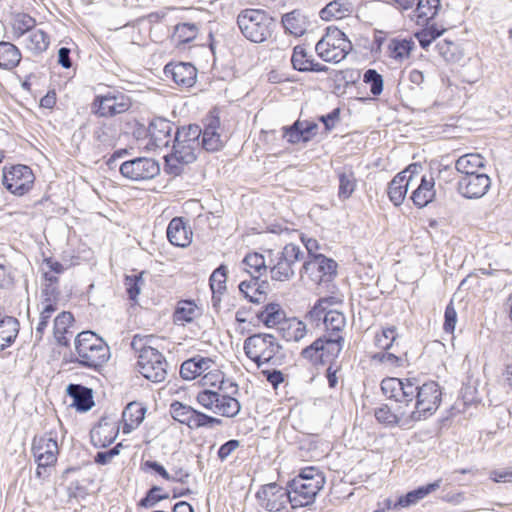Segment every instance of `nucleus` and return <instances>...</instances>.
Instances as JSON below:
<instances>
[{
    "label": "nucleus",
    "mask_w": 512,
    "mask_h": 512,
    "mask_svg": "<svg viewBox=\"0 0 512 512\" xmlns=\"http://www.w3.org/2000/svg\"><path fill=\"white\" fill-rule=\"evenodd\" d=\"M383 394L406 406L413 403L408 412L412 424L425 420L436 413L442 402V389L434 380L419 383L417 378L386 377L381 382Z\"/></svg>",
    "instance_id": "nucleus-1"
},
{
    "label": "nucleus",
    "mask_w": 512,
    "mask_h": 512,
    "mask_svg": "<svg viewBox=\"0 0 512 512\" xmlns=\"http://www.w3.org/2000/svg\"><path fill=\"white\" fill-rule=\"evenodd\" d=\"M201 128L189 125L178 128L174 138L172 152L165 156L166 164L171 173L179 174L183 165L193 163L200 151Z\"/></svg>",
    "instance_id": "nucleus-2"
},
{
    "label": "nucleus",
    "mask_w": 512,
    "mask_h": 512,
    "mask_svg": "<svg viewBox=\"0 0 512 512\" xmlns=\"http://www.w3.org/2000/svg\"><path fill=\"white\" fill-rule=\"evenodd\" d=\"M76 357L71 363H78L83 367L99 371L110 358L109 346L92 331H83L75 339Z\"/></svg>",
    "instance_id": "nucleus-3"
},
{
    "label": "nucleus",
    "mask_w": 512,
    "mask_h": 512,
    "mask_svg": "<svg viewBox=\"0 0 512 512\" xmlns=\"http://www.w3.org/2000/svg\"><path fill=\"white\" fill-rule=\"evenodd\" d=\"M341 304V299L335 296L323 297L317 300L313 307L307 312L310 320L320 321L323 319L325 334L332 339H338L344 343L343 332L346 327L344 314L334 307Z\"/></svg>",
    "instance_id": "nucleus-4"
},
{
    "label": "nucleus",
    "mask_w": 512,
    "mask_h": 512,
    "mask_svg": "<svg viewBox=\"0 0 512 512\" xmlns=\"http://www.w3.org/2000/svg\"><path fill=\"white\" fill-rule=\"evenodd\" d=\"M324 484L325 478L319 469L303 468L299 475L290 481V505L292 508L311 504Z\"/></svg>",
    "instance_id": "nucleus-5"
},
{
    "label": "nucleus",
    "mask_w": 512,
    "mask_h": 512,
    "mask_svg": "<svg viewBox=\"0 0 512 512\" xmlns=\"http://www.w3.org/2000/svg\"><path fill=\"white\" fill-rule=\"evenodd\" d=\"M435 183V173L415 162L393 177L389 183V192H430Z\"/></svg>",
    "instance_id": "nucleus-6"
},
{
    "label": "nucleus",
    "mask_w": 512,
    "mask_h": 512,
    "mask_svg": "<svg viewBox=\"0 0 512 512\" xmlns=\"http://www.w3.org/2000/svg\"><path fill=\"white\" fill-rule=\"evenodd\" d=\"M243 36L254 43L266 41L273 33L276 23L264 10L245 9L237 17Z\"/></svg>",
    "instance_id": "nucleus-7"
},
{
    "label": "nucleus",
    "mask_w": 512,
    "mask_h": 512,
    "mask_svg": "<svg viewBox=\"0 0 512 512\" xmlns=\"http://www.w3.org/2000/svg\"><path fill=\"white\" fill-rule=\"evenodd\" d=\"M314 49L323 61L339 63L352 50V43L347 35L338 27L328 26Z\"/></svg>",
    "instance_id": "nucleus-8"
},
{
    "label": "nucleus",
    "mask_w": 512,
    "mask_h": 512,
    "mask_svg": "<svg viewBox=\"0 0 512 512\" xmlns=\"http://www.w3.org/2000/svg\"><path fill=\"white\" fill-rule=\"evenodd\" d=\"M343 345L344 343L340 342L339 338L332 339L323 335L302 349L301 356L313 366L332 364L338 358Z\"/></svg>",
    "instance_id": "nucleus-9"
},
{
    "label": "nucleus",
    "mask_w": 512,
    "mask_h": 512,
    "mask_svg": "<svg viewBox=\"0 0 512 512\" xmlns=\"http://www.w3.org/2000/svg\"><path fill=\"white\" fill-rule=\"evenodd\" d=\"M132 107L129 95L119 90H109L105 94L96 95L91 110L101 118H112L127 112Z\"/></svg>",
    "instance_id": "nucleus-10"
},
{
    "label": "nucleus",
    "mask_w": 512,
    "mask_h": 512,
    "mask_svg": "<svg viewBox=\"0 0 512 512\" xmlns=\"http://www.w3.org/2000/svg\"><path fill=\"white\" fill-rule=\"evenodd\" d=\"M138 369L140 374L149 381L158 383L165 380L167 375V361L165 357L151 346H142L138 349Z\"/></svg>",
    "instance_id": "nucleus-11"
},
{
    "label": "nucleus",
    "mask_w": 512,
    "mask_h": 512,
    "mask_svg": "<svg viewBox=\"0 0 512 512\" xmlns=\"http://www.w3.org/2000/svg\"><path fill=\"white\" fill-rule=\"evenodd\" d=\"M120 172L125 178L141 181L155 177L160 172V167L153 159L140 157L122 163Z\"/></svg>",
    "instance_id": "nucleus-12"
},
{
    "label": "nucleus",
    "mask_w": 512,
    "mask_h": 512,
    "mask_svg": "<svg viewBox=\"0 0 512 512\" xmlns=\"http://www.w3.org/2000/svg\"><path fill=\"white\" fill-rule=\"evenodd\" d=\"M35 176L26 165H14L3 169V184L10 192L28 191L32 188Z\"/></svg>",
    "instance_id": "nucleus-13"
},
{
    "label": "nucleus",
    "mask_w": 512,
    "mask_h": 512,
    "mask_svg": "<svg viewBox=\"0 0 512 512\" xmlns=\"http://www.w3.org/2000/svg\"><path fill=\"white\" fill-rule=\"evenodd\" d=\"M259 504L268 511H280L288 503V485L281 487L276 483L262 486L256 493Z\"/></svg>",
    "instance_id": "nucleus-14"
},
{
    "label": "nucleus",
    "mask_w": 512,
    "mask_h": 512,
    "mask_svg": "<svg viewBox=\"0 0 512 512\" xmlns=\"http://www.w3.org/2000/svg\"><path fill=\"white\" fill-rule=\"evenodd\" d=\"M290 62L300 72H326L328 67L316 60L309 43H302L293 48Z\"/></svg>",
    "instance_id": "nucleus-15"
},
{
    "label": "nucleus",
    "mask_w": 512,
    "mask_h": 512,
    "mask_svg": "<svg viewBox=\"0 0 512 512\" xmlns=\"http://www.w3.org/2000/svg\"><path fill=\"white\" fill-rule=\"evenodd\" d=\"M303 269L305 273L309 274L311 280L321 283L336 275L337 263L324 255H318L305 262Z\"/></svg>",
    "instance_id": "nucleus-16"
},
{
    "label": "nucleus",
    "mask_w": 512,
    "mask_h": 512,
    "mask_svg": "<svg viewBox=\"0 0 512 512\" xmlns=\"http://www.w3.org/2000/svg\"><path fill=\"white\" fill-rule=\"evenodd\" d=\"M32 453L36 462L53 466L57 462L58 443L51 434L36 436L32 442Z\"/></svg>",
    "instance_id": "nucleus-17"
},
{
    "label": "nucleus",
    "mask_w": 512,
    "mask_h": 512,
    "mask_svg": "<svg viewBox=\"0 0 512 512\" xmlns=\"http://www.w3.org/2000/svg\"><path fill=\"white\" fill-rule=\"evenodd\" d=\"M201 136L200 146L202 145V148L209 152L220 150L226 141L221 133L220 119L215 116H209L205 119Z\"/></svg>",
    "instance_id": "nucleus-18"
},
{
    "label": "nucleus",
    "mask_w": 512,
    "mask_h": 512,
    "mask_svg": "<svg viewBox=\"0 0 512 512\" xmlns=\"http://www.w3.org/2000/svg\"><path fill=\"white\" fill-rule=\"evenodd\" d=\"M119 433L118 427L106 418H101L90 431L91 443L96 448H106L112 444Z\"/></svg>",
    "instance_id": "nucleus-19"
},
{
    "label": "nucleus",
    "mask_w": 512,
    "mask_h": 512,
    "mask_svg": "<svg viewBox=\"0 0 512 512\" xmlns=\"http://www.w3.org/2000/svg\"><path fill=\"white\" fill-rule=\"evenodd\" d=\"M67 395L72 399L71 407L78 412H87L94 406L93 390L82 384H69L66 388Z\"/></svg>",
    "instance_id": "nucleus-20"
},
{
    "label": "nucleus",
    "mask_w": 512,
    "mask_h": 512,
    "mask_svg": "<svg viewBox=\"0 0 512 512\" xmlns=\"http://www.w3.org/2000/svg\"><path fill=\"white\" fill-rule=\"evenodd\" d=\"M273 340V334L257 333L249 336L244 341V352L258 367L262 365L263 352L268 342Z\"/></svg>",
    "instance_id": "nucleus-21"
},
{
    "label": "nucleus",
    "mask_w": 512,
    "mask_h": 512,
    "mask_svg": "<svg viewBox=\"0 0 512 512\" xmlns=\"http://www.w3.org/2000/svg\"><path fill=\"white\" fill-rule=\"evenodd\" d=\"M267 281L260 280V275H252L250 280L239 284L240 293L251 303L260 304L266 299Z\"/></svg>",
    "instance_id": "nucleus-22"
},
{
    "label": "nucleus",
    "mask_w": 512,
    "mask_h": 512,
    "mask_svg": "<svg viewBox=\"0 0 512 512\" xmlns=\"http://www.w3.org/2000/svg\"><path fill=\"white\" fill-rule=\"evenodd\" d=\"M414 48L412 38L393 37L387 41L386 54L393 61L403 63L410 58Z\"/></svg>",
    "instance_id": "nucleus-23"
},
{
    "label": "nucleus",
    "mask_w": 512,
    "mask_h": 512,
    "mask_svg": "<svg viewBox=\"0 0 512 512\" xmlns=\"http://www.w3.org/2000/svg\"><path fill=\"white\" fill-rule=\"evenodd\" d=\"M173 127V123L164 118H155L150 122L148 132L155 147H168L172 140Z\"/></svg>",
    "instance_id": "nucleus-24"
},
{
    "label": "nucleus",
    "mask_w": 512,
    "mask_h": 512,
    "mask_svg": "<svg viewBox=\"0 0 512 512\" xmlns=\"http://www.w3.org/2000/svg\"><path fill=\"white\" fill-rule=\"evenodd\" d=\"M374 416L379 423L386 426L410 427L413 425L408 412L400 410L394 412L387 404L376 408Z\"/></svg>",
    "instance_id": "nucleus-25"
},
{
    "label": "nucleus",
    "mask_w": 512,
    "mask_h": 512,
    "mask_svg": "<svg viewBox=\"0 0 512 512\" xmlns=\"http://www.w3.org/2000/svg\"><path fill=\"white\" fill-rule=\"evenodd\" d=\"M167 76H171L173 81L181 86L190 87L195 83L196 69L190 63L168 64L164 68Z\"/></svg>",
    "instance_id": "nucleus-26"
},
{
    "label": "nucleus",
    "mask_w": 512,
    "mask_h": 512,
    "mask_svg": "<svg viewBox=\"0 0 512 512\" xmlns=\"http://www.w3.org/2000/svg\"><path fill=\"white\" fill-rule=\"evenodd\" d=\"M352 13V5L347 0H333L326 4L320 12L319 16L323 21H338L342 20Z\"/></svg>",
    "instance_id": "nucleus-27"
},
{
    "label": "nucleus",
    "mask_w": 512,
    "mask_h": 512,
    "mask_svg": "<svg viewBox=\"0 0 512 512\" xmlns=\"http://www.w3.org/2000/svg\"><path fill=\"white\" fill-rule=\"evenodd\" d=\"M74 322V317L71 312L63 311L54 320L53 334L56 342L64 347L69 346L70 338L68 334L72 336L73 332L69 329Z\"/></svg>",
    "instance_id": "nucleus-28"
},
{
    "label": "nucleus",
    "mask_w": 512,
    "mask_h": 512,
    "mask_svg": "<svg viewBox=\"0 0 512 512\" xmlns=\"http://www.w3.org/2000/svg\"><path fill=\"white\" fill-rule=\"evenodd\" d=\"M166 233L169 242L174 246L186 247L191 242L186 224L180 217H175L170 221Z\"/></svg>",
    "instance_id": "nucleus-29"
},
{
    "label": "nucleus",
    "mask_w": 512,
    "mask_h": 512,
    "mask_svg": "<svg viewBox=\"0 0 512 512\" xmlns=\"http://www.w3.org/2000/svg\"><path fill=\"white\" fill-rule=\"evenodd\" d=\"M146 408L138 402H130L122 412L124 421L123 432L130 433L137 428L144 420Z\"/></svg>",
    "instance_id": "nucleus-30"
},
{
    "label": "nucleus",
    "mask_w": 512,
    "mask_h": 512,
    "mask_svg": "<svg viewBox=\"0 0 512 512\" xmlns=\"http://www.w3.org/2000/svg\"><path fill=\"white\" fill-rule=\"evenodd\" d=\"M19 321L13 316L0 320V352L11 346L19 333Z\"/></svg>",
    "instance_id": "nucleus-31"
},
{
    "label": "nucleus",
    "mask_w": 512,
    "mask_h": 512,
    "mask_svg": "<svg viewBox=\"0 0 512 512\" xmlns=\"http://www.w3.org/2000/svg\"><path fill=\"white\" fill-rule=\"evenodd\" d=\"M200 315L194 300H180L173 313V321L177 325L191 323Z\"/></svg>",
    "instance_id": "nucleus-32"
},
{
    "label": "nucleus",
    "mask_w": 512,
    "mask_h": 512,
    "mask_svg": "<svg viewBox=\"0 0 512 512\" xmlns=\"http://www.w3.org/2000/svg\"><path fill=\"white\" fill-rule=\"evenodd\" d=\"M318 125L309 120H297L290 126V142H307L316 136Z\"/></svg>",
    "instance_id": "nucleus-33"
},
{
    "label": "nucleus",
    "mask_w": 512,
    "mask_h": 512,
    "mask_svg": "<svg viewBox=\"0 0 512 512\" xmlns=\"http://www.w3.org/2000/svg\"><path fill=\"white\" fill-rule=\"evenodd\" d=\"M440 9V0H418L415 18L418 25H427Z\"/></svg>",
    "instance_id": "nucleus-34"
},
{
    "label": "nucleus",
    "mask_w": 512,
    "mask_h": 512,
    "mask_svg": "<svg viewBox=\"0 0 512 512\" xmlns=\"http://www.w3.org/2000/svg\"><path fill=\"white\" fill-rule=\"evenodd\" d=\"M483 166L484 158L478 153L465 154L456 161V169L465 176L479 174Z\"/></svg>",
    "instance_id": "nucleus-35"
},
{
    "label": "nucleus",
    "mask_w": 512,
    "mask_h": 512,
    "mask_svg": "<svg viewBox=\"0 0 512 512\" xmlns=\"http://www.w3.org/2000/svg\"><path fill=\"white\" fill-rule=\"evenodd\" d=\"M213 413L224 417L233 418L237 416L241 410L240 402L229 394H220L219 399L215 403Z\"/></svg>",
    "instance_id": "nucleus-36"
},
{
    "label": "nucleus",
    "mask_w": 512,
    "mask_h": 512,
    "mask_svg": "<svg viewBox=\"0 0 512 512\" xmlns=\"http://www.w3.org/2000/svg\"><path fill=\"white\" fill-rule=\"evenodd\" d=\"M23 43L29 51L38 54L48 48L50 39L43 29L35 28L25 36Z\"/></svg>",
    "instance_id": "nucleus-37"
},
{
    "label": "nucleus",
    "mask_w": 512,
    "mask_h": 512,
    "mask_svg": "<svg viewBox=\"0 0 512 512\" xmlns=\"http://www.w3.org/2000/svg\"><path fill=\"white\" fill-rule=\"evenodd\" d=\"M398 338V330L394 325L382 327L376 331L373 337L374 346L380 352L389 351Z\"/></svg>",
    "instance_id": "nucleus-38"
},
{
    "label": "nucleus",
    "mask_w": 512,
    "mask_h": 512,
    "mask_svg": "<svg viewBox=\"0 0 512 512\" xmlns=\"http://www.w3.org/2000/svg\"><path fill=\"white\" fill-rule=\"evenodd\" d=\"M21 60L19 49L10 42H0V68L10 70Z\"/></svg>",
    "instance_id": "nucleus-39"
},
{
    "label": "nucleus",
    "mask_w": 512,
    "mask_h": 512,
    "mask_svg": "<svg viewBox=\"0 0 512 512\" xmlns=\"http://www.w3.org/2000/svg\"><path fill=\"white\" fill-rule=\"evenodd\" d=\"M372 359L389 369L406 368L409 366L407 353L395 355L389 351L378 352L372 356Z\"/></svg>",
    "instance_id": "nucleus-40"
},
{
    "label": "nucleus",
    "mask_w": 512,
    "mask_h": 512,
    "mask_svg": "<svg viewBox=\"0 0 512 512\" xmlns=\"http://www.w3.org/2000/svg\"><path fill=\"white\" fill-rule=\"evenodd\" d=\"M202 383L204 386H216L219 384V390H231V394H235L238 392V385L233 381H226L224 378V373L220 370H213L206 373L202 377Z\"/></svg>",
    "instance_id": "nucleus-41"
},
{
    "label": "nucleus",
    "mask_w": 512,
    "mask_h": 512,
    "mask_svg": "<svg viewBox=\"0 0 512 512\" xmlns=\"http://www.w3.org/2000/svg\"><path fill=\"white\" fill-rule=\"evenodd\" d=\"M199 28L194 23H179L174 27L172 40L176 45L186 44L194 40Z\"/></svg>",
    "instance_id": "nucleus-42"
},
{
    "label": "nucleus",
    "mask_w": 512,
    "mask_h": 512,
    "mask_svg": "<svg viewBox=\"0 0 512 512\" xmlns=\"http://www.w3.org/2000/svg\"><path fill=\"white\" fill-rule=\"evenodd\" d=\"M284 311L277 303H268L263 310L257 312L256 316L265 326L272 327L281 321Z\"/></svg>",
    "instance_id": "nucleus-43"
},
{
    "label": "nucleus",
    "mask_w": 512,
    "mask_h": 512,
    "mask_svg": "<svg viewBox=\"0 0 512 512\" xmlns=\"http://www.w3.org/2000/svg\"><path fill=\"white\" fill-rule=\"evenodd\" d=\"M194 410L195 409L192 408L191 406L186 405L177 400L173 401L170 404V408H169V412H170L172 418L175 421L188 426L189 428H190V425L192 422Z\"/></svg>",
    "instance_id": "nucleus-44"
},
{
    "label": "nucleus",
    "mask_w": 512,
    "mask_h": 512,
    "mask_svg": "<svg viewBox=\"0 0 512 512\" xmlns=\"http://www.w3.org/2000/svg\"><path fill=\"white\" fill-rule=\"evenodd\" d=\"M425 27L417 32L414 36L418 40L422 49L427 50L434 40L440 37L445 31V28H438L435 24Z\"/></svg>",
    "instance_id": "nucleus-45"
},
{
    "label": "nucleus",
    "mask_w": 512,
    "mask_h": 512,
    "mask_svg": "<svg viewBox=\"0 0 512 512\" xmlns=\"http://www.w3.org/2000/svg\"><path fill=\"white\" fill-rule=\"evenodd\" d=\"M463 183L467 192H487L491 181L488 175L479 173L471 176H465Z\"/></svg>",
    "instance_id": "nucleus-46"
},
{
    "label": "nucleus",
    "mask_w": 512,
    "mask_h": 512,
    "mask_svg": "<svg viewBox=\"0 0 512 512\" xmlns=\"http://www.w3.org/2000/svg\"><path fill=\"white\" fill-rule=\"evenodd\" d=\"M12 27L17 38L24 37L36 28V21L27 14H18L13 20Z\"/></svg>",
    "instance_id": "nucleus-47"
},
{
    "label": "nucleus",
    "mask_w": 512,
    "mask_h": 512,
    "mask_svg": "<svg viewBox=\"0 0 512 512\" xmlns=\"http://www.w3.org/2000/svg\"><path fill=\"white\" fill-rule=\"evenodd\" d=\"M227 273L228 269L225 264H220L210 275L209 286L211 291L225 293L227 290Z\"/></svg>",
    "instance_id": "nucleus-48"
},
{
    "label": "nucleus",
    "mask_w": 512,
    "mask_h": 512,
    "mask_svg": "<svg viewBox=\"0 0 512 512\" xmlns=\"http://www.w3.org/2000/svg\"><path fill=\"white\" fill-rule=\"evenodd\" d=\"M143 273L140 272L133 275H126L124 278V285L128 298L136 302L141 292V287L144 284Z\"/></svg>",
    "instance_id": "nucleus-49"
},
{
    "label": "nucleus",
    "mask_w": 512,
    "mask_h": 512,
    "mask_svg": "<svg viewBox=\"0 0 512 512\" xmlns=\"http://www.w3.org/2000/svg\"><path fill=\"white\" fill-rule=\"evenodd\" d=\"M309 27V20L299 10H293L290 12V35L302 36Z\"/></svg>",
    "instance_id": "nucleus-50"
},
{
    "label": "nucleus",
    "mask_w": 512,
    "mask_h": 512,
    "mask_svg": "<svg viewBox=\"0 0 512 512\" xmlns=\"http://www.w3.org/2000/svg\"><path fill=\"white\" fill-rule=\"evenodd\" d=\"M243 264L247 267L246 271L252 275H261V271H266L267 266L263 255L259 253H249L243 259Z\"/></svg>",
    "instance_id": "nucleus-51"
},
{
    "label": "nucleus",
    "mask_w": 512,
    "mask_h": 512,
    "mask_svg": "<svg viewBox=\"0 0 512 512\" xmlns=\"http://www.w3.org/2000/svg\"><path fill=\"white\" fill-rule=\"evenodd\" d=\"M162 487L160 486H152L147 490L145 493V496L140 499L138 505L143 508H152L154 507L158 502L162 500H166L169 498L168 493H161Z\"/></svg>",
    "instance_id": "nucleus-52"
},
{
    "label": "nucleus",
    "mask_w": 512,
    "mask_h": 512,
    "mask_svg": "<svg viewBox=\"0 0 512 512\" xmlns=\"http://www.w3.org/2000/svg\"><path fill=\"white\" fill-rule=\"evenodd\" d=\"M362 80L370 87V92L373 96H379L382 93L384 86L383 77L375 69L366 70Z\"/></svg>",
    "instance_id": "nucleus-53"
},
{
    "label": "nucleus",
    "mask_w": 512,
    "mask_h": 512,
    "mask_svg": "<svg viewBox=\"0 0 512 512\" xmlns=\"http://www.w3.org/2000/svg\"><path fill=\"white\" fill-rule=\"evenodd\" d=\"M57 310V306L53 304H43V309L40 313L39 322L36 326L35 341L38 343L42 340L45 329L48 326L52 314Z\"/></svg>",
    "instance_id": "nucleus-54"
},
{
    "label": "nucleus",
    "mask_w": 512,
    "mask_h": 512,
    "mask_svg": "<svg viewBox=\"0 0 512 512\" xmlns=\"http://www.w3.org/2000/svg\"><path fill=\"white\" fill-rule=\"evenodd\" d=\"M222 420L210 415H207L201 411L194 410L193 418L190 425V429H198L202 427L212 428L216 425H221Z\"/></svg>",
    "instance_id": "nucleus-55"
},
{
    "label": "nucleus",
    "mask_w": 512,
    "mask_h": 512,
    "mask_svg": "<svg viewBox=\"0 0 512 512\" xmlns=\"http://www.w3.org/2000/svg\"><path fill=\"white\" fill-rule=\"evenodd\" d=\"M219 399V392L210 390V389H204L200 391L197 394L196 400L197 402L204 407L205 409H208L213 412V409L215 407V403Z\"/></svg>",
    "instance_id": "nucleus-56"
},
{
    "label": "nucleus",
    "mask_w": 512,
    "mask_h": 512,
    "mask_svg": "<svg viewBox=\"0 0 512 512\" xmlns=\"http://www.w3.org/2000/svg\"><path fill=\"white\" fill-rule=\"evenodd\" d=\"M436 50L446 61H453L456 58L457 45L451 40L444 39L436 44Z\"/></svg>",
    "instance_id": "nucleus-57"
},
{
    "label": "nucleus",
    "mask_w": 512,
    "mask_h": 512,
    "mask_svg": "<svg viewBox=\"0 0 512 512\" xmlns=\"http://www.w3.org/2000/svg\"><path fill=\"white\" fill-rule=\"evenodd\" d=\"M281 350L282 346L277 342V337L273 335V340L268 342L267 347L263 352L262 364H275L278 359L277 355L280 353Z\"/></svg>",
    "instance_id": "nucleus-58"
},
{
    "label": "nucleus",
    "mask_w": 512,
    "mask_h": 512,
    "mask_svg": "<svg viewBox=\"0 0 512 512\" xmlns=\"http://www.w3.org/2000/svg\"><path fill=\"white\" fill-rule=\"evenodd\" d=\"M281 350L282 346L277 342V337L273 335V340L268 342L267 347L263 352L262 364H275L278 359L277 355L280 353Z\"/></svg>",
    "instance_id": "nucleus-59"
},
{
    "label": "nucleus",
    "mask_w": 512,
    "mask_h": 512,
    "mask_svg": "<svg viewBox=\"0 0 512 512\" xmlns=\"http://www.w3.org/2000/svg\"><path fill=\"white\" fill-rule=\"evenodd\" d=\"M15 269L11 264L0 263V289H9L14 285Z\"/></svg>",
    "instance_id": "nucleus-60"
},
{
    "label": "nucleus",
    "mask_w": 512,
    "mask_h": 512,
    "mask_svg": "<svg viewBox=\"0 0 512 512\" xmlns=\"http://www.w3.org/2000/svg\"><path fill=\"white\" fill-rule=\"evenodd\" d=\"M42 298L43 304H53V306H57L60 300V290L58 286L51 284H44L42 288Z\"/></svg>",
    "instance_id": "nucleus-61"
},
{
    "label": "nucleus",
    "mask_w": 512,
    "mask_h": 512,
    "mask_svg": "<svg viewBox=\"0 0 512 512\" xmlns=\"http://www.w3.org/2000/svg\"><path fill=\"white\" fill-rule=\"evenodd\" d=\"M457 323V312L452 302L445 309L443 329L445 332L452 334Z\"/></svg>",
    "instance_id": "nucleus-62"
},
{
    "label": "nucleus",
    "mask_w": 512,
    "mask_h": 512,
    "mask_svg": "<svg viewBox=\"0 0 512 512\" xmlns=\"http://www.w3.org/2000/svg\"><path fill=\"white\" fill-rule=\"evenodd\" d=\"M356 188V178L352 171L339 173V192H353Z\"/></svg>",
    "instance_id": "nucleus-63"
},
{
    "label": "nucleus",
    "mask_w": 512,
    "mask_h": 512,
    "mask_svg": "<svg viewBox=\"0 0 512 512\" xmlns=\"http://www.w3.org/2000/svg\"><path fill=\"white\" fill-rule=\"evenodd\" d=\"M308 333L306 324L297 319V318H290V336L295 341H300L303 339Z\"/></svg>",
    "instance_id": "nucleus-64"
}]
</instances>
